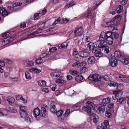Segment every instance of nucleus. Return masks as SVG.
Returning a JSON list of instances; mask_svg holds the SVG:
<instances>
[{"mask_svg": "<svg viewBox=\"0 0 129 129\" xmlns=\"http://www.w3.org/2000/svg\"><path fill=\"white\" fill-rule=\"evenodd\" d=\"M88 48L89 50H92L93 53L95 54V56L97 57H100L102 56V51L99 47H94V44L90 42L87 45Z\"/></svg>", "mask_w": 129, "mask_h": 129, "instance_id": "obj_1", "label": "nucleus"}, {"mask_svg": "<svg viewBox=\"0 0 129 129\" xmlns=\"http://www.w3.org/2000/svg\"><path fill=\"white\" fill-rule=\"evenodd\" d=\"M107 38L106 33L104 31L102 32L100 36L99 40H97L95 42L96 46L99 47H101L107 45L106 40Z\"/></svg>", "mask_w": 129, "mask_h": 129, "instance_id": "obj_2", "label": "nucleus"}, {"mask_svg": "<svg viewBox=\"0 0 129 129\" xmlns=\"http://www.w3.org/2000/svg\"><path fill=\"white\" fill-rule=\"evenodd\" d=\"M80 50L78 53V55L81 57H86L89 56L90 55V53L86 49L81 48Z\"/></svg>", "mask_w": 129, "mask_h": 129, "instance_id": "obj_3", "label": "nucleus"}, {"mask_svg": "<svg viewBox=\"0 0 129 129\" xmlns=\"http://www.w3.org/2000/svg\"><path fill=\"white\" fill-rule=\"evenodd\" d=\"M83 31V29L81 26L76 28L74 31L73 37H78L82 36Z\"/></svg>", "mask_w": 129, "mask_h": 129, "instance_id": "obj_4", "label": "nucleus"}, {"mask_svg": "<svg viewBox=\"0 0 129 129\" xmlns=\"http://www.w3.org/2000/svg\"><path fill=\"white\" fill-rule=\"evenodd\" d=\"M20 114L21 117L22 118H25L27 115L26 112L27 110L25 106H21L20 107Z\"/></svg>", "mask_w": 129, "mask_h": 129, "instance_id": "obj_5", "label": "nucleus"}, {"mask_svg": "<svg viewBox=\"0 0 129 129\" xmlns=\"http://www.w3.org/2000/svg\"><path fill=\"white\" fill-rule=\"evenodd\" d=\"M88 79L92 81L96 82L101 80V77L100 75L97 74H92L88 77Z\"/></svg>", "mask_w": 129, "mask_h": 129, "instance_id": "obj_6", "label": "nucleus"}, {"mask_svg": "<svg viewBox=\"0 0 129 129\" xmlns=\"http://www.w3.org/2000/svg\"><path fill=\"white\" fill-rule=\"evenodd\" d=\"M63 75V73L58 72H54L51 74V77L54 79L60 78L62 77Z\"/></svg>", "mask_w": 129, "mask_h": 129, "instance_id": "obj_7", "label": "nucleus"}, {"mask_svg": "<svg viewBox=\"0 0 129 129\" xmlns=\"http://www.w3.org/2000/svg\"><path fill=\"white\" fill-rule=\"evenodd\" d=\"M41 25L42 27H39L36 31L32 33L30 35H28L27 36V38H29V37L30 36L34 35H35L38 34H39L41 33L42 30L44 29V24H42Z\"/></svg>", "mask_w": 129, "mask_h": 129, "instance_id": "obj_8", "label": "nucleus"}, {"mask_svg": "<svg viewBox=\"0 0 129 129\" xmlns=\"http://www.w3.org/2000/svg\"><path fill=\"white\" fill-rule=\"evenodd\" d=\"M86 64V63L85 61H83L80 64L79 66L82 68L81 70V73H84L88 70L87 68L85 67Z\"/></svg>", "mask_w": 129, "mask_h": 129, "instance_id": "obj_9", "label": "nucleus"}, {"mask_svg": "<svg viewBox=\"0 0 129 129\" xmlns=\"http://www.w3.org/2000/svg\"><path fill=\"white\" fill-rule=\"evenodd\" d=\"M119 61L116 59L111 58L109 60L110 65L112 67H115L117 64V61Z\"/></svg>", "mask_w": 129, "mask_h": 129, "instance_id": "obj_10", "label": "nucleus"}, {"mask_svg": "<svg viewBox=\"0 0 129 129\" xmlns=\"http://www.w3.org/2000/svg\"><path fill=\"white\" fill-rule=\"evenodd\" d=\"M33 113L34 116L38 120L39 119H37V117L40 114V109L38 108H35L33 111Z\"/></svg>", "mask_w": 129, "mask_h": 129, "instance_id": "obj_11", "label": "nucleus"}, {"mask_svg": "<svg viewBox=\"0 0 129 129\" xmlns=\"http://www.w3.org/2000/svg\"><path fill=\"white\" fill-rule=\"evenodd\" d=\"M103 129H108L109 128L110 125L109 121L108 120H105L102 124Z\"/></svg>", "mask_w": 129, "mask_h": 129, "instance_id": "obj_12", "label": "nucleus"}, {"mask_svg": "<svg viewBox=\"0 0 129 129\" xmlns=\"http://www.w3.org/2000/svg\"><path fill=\"white\" fill-rule=\"evenodd\" d=\"M115 59L119 61H121V53L118 51H115L114 53Z\"/></svg>", "mask_w": 129, "mask_h": 129, "instance_id": "obj_13", "label": "nucleus"}, {"mask_svg": "<svg viewBox=\"0 0 129 129\" xmlns=\"http://www.w3.org/2000/svg\"><path fill=\"white\" fill-rule=\"evenodd\" d=\"M111 101L110 98L108 97L107 98L103 100L102 102L101 103V104L103 106H105L110 102Z\"/></svg>", "mask_w": 129, "mask_h": 129, "instance_id": "obj_14", "label": "nucleus"}, {"mask_svg": "<svg viewBox=\"0 0 129 129\" xmlns=\"http://www.w3.org/2000/svg\"><path fill=\"white\" fill-rule=\"evenodd\" d=\"M113 112L114 110L107 109L105 115L106 117L108 118H111L112 116V113Z\"/></svg>", "mask_w": 129, "mask_h": 129, "instance_id": "obj_15", "label": "nucleus"}, {"mask_svg": "<svg viewBox=\"0 0 129 129\" xmlns=\"http://www.w3.org/2000/svg\"><path fill=\"white\" fill-rule=\"evenodd\" d=\"M47 109V106L44 105L42 108L41 110V114L42 117H44L46 114V109Z\"/></svg>", "mask_w": 129, "mask_h": 129, "instance_id": "obj_16", "label": "nucleus"}, {"mask_svg": "<svg viewBox=\"0 0 129 129\" xmlns=\"http://www.w3.org/2000/svg\"><path fill=\"white\" fill-rule=\"evenodd\" d=\"M10 40H7V39L4 38L0 40V47H2L8 43H9Z\"/></svg>", "mask_w": 129, "mask_h": 129, "instance_id": "obj_17", "label": "nucleus"}, {"mask_svg": "<svg viewBox=\"0 0 129 129\" xmlns=\"http://www.w3.org/2000/svg\"><path fill=\"white\" fill-rule=\"evenodd\" d=\"M22 3L20 2H16L13 4L12 5L10 6H8L7 8L9 10L10 9H14L15 7L20 6L21 5Z\"/></svg>", "mask_w": 129, "mask_h": 129, "instance_id": "obj_18", "label": "nucleus"}, {"mask_svg": "<svg viewBox=\"0 0 129 129\" xmlns=\"http://www.w3.org/2000/svg\"><path fill=\"white\" fill-rule=\"evenodd\" d=\"M86 105L89 109H93L94 108V104L90 101H88L86 103Z\"/></svg>", "mask_w": 129, "mask_h": 129, "instance_id": "obj_19", "label": "nucleus"}, {"mask_svg": "<svg viewBox=\"0 0 129 129\" xmlns=\"http://www.w3.org/2000/svg\"><path fill=\"white\" fill-rule=\"evenodd\" d=\"M120 90H119L118 91H113V94L114 95L112 96V98L114 100H116L118 98V97L119 96V94H120Z\"/></svg>", "mask_w": 129, "mask_h": 129, "instance_id": "obj_20", "label": "nucleus"}, {"mask_svg": "<svg viewBox=\"0 0 129 129\" xmlns=\"http://www.w3.org/2000/svg\"><path fill=\"white\" fill-rule=\"evenodd\" d=\"M114 24V22L113 21L107 22L106 23L105 26L106 27H109L110 28H109L110 29L113 30L114 29V27L113 26Z\"/></svg>", "mask_w": 129, "mask_h": 129, "instance_id": "obj_21", "label": "nucleus"}, {"mask_svg": "<svg viewBox=\"0 0 129 129\" xmlns=\"http://www.w3.org/2000/svg\"><path fill=\"white\" fill-rule=\"evenodd\" d=\"M82 110L87 113L88 114L90 115H93L94 114L87 107L85 106H83L82 107Z\"/></svg>", "mask_w": 129, "mask_h": 129, "instance_id": "obj_22", "label": "nucleus"}, {"mask_svg": "<svg viewBox=\"0 0 129 129\" xmlns=\"http://www.w3.org/2000/svg\"><path fill=\"white\" fill-rule=\"evenodd\" d=\"M1 11H2L1 15L4 16L5 17L7 16L9 14L5 8L0 7V11L1 12Z\"/></svg>", "mask_w": 129, "mask_h": 129, "instance_id": "obj_23", "label": "nucleus"}, {"mask_svg": "<svg viewBox=\"0 0 129 129\" xmlns=\"http://www.w3.org/2000/svg\"><path fill=\"white\" fill-rule=\"evenodd\" d=\"M99 47L100 49V48H101V50H102V51L103 52L106 53H109V47L107 46L106 45H105V46H104Z\"/></svg>", "mask_w": 129, "mask_h": 129, "instance_id": "obj_24", "label": "nucleus"}, {"mask_svg": "<svg viewBox=\"0 0 129 129\" xmlns=\"http://www.w3.org/2000/svg\"><path fill=\"white\" fill-rule=\"evenodd\" d=\"M95 61V57L93 56H91L88 59V62L90 64H94Z\"/></svg>", "mask_w": 129, "mask_h": 129, "instance_id": "obj_25", "label": "nucleus"}, {"mask_svg": "<svg viewBox=\"0 0 129 129\" xmlns=\"http://www.w3.org/2000/svg\"><path fill=\"white\" fill-rule=\"evenodd\" d=\"M84 77L81 75L79 74L77 76L75 77V80L77 82H79L82 80H84Z\"/></svg>", "mask_w": 129, "mask_h": 129, "instance_id": "obj_26", "label": "nucleus"}, {"mask_svg": "<svg viewBox=\"0 0 129 129\" xmlns=\"http://www.w3.org/2000/svg\"><path fill=\"white\" fill-rule=\"evenodd\" d=\"M29 71L31 72L37 73H38L41 72L40 69L36 68H33L31 69H29Z\"/></svg>", "mask_w": 129, "mask_h": 129, "instance_id": "obj_27", "label": "nucleus"}, {"mask_svg": "<svg viewBox=\"0 0 129 129\" xmlns=\"http://www.w3.org/2000/svg\"><path fill=\"white\" fill-rule=\"evenodd\" d=\"M107 43L110 45H111L113 44V39L112 37L107 38L106 40Z\"/></svg>", "mask_w": 129, "mask_h": 129, "instance_id": "obj_28", "label": "nucleus"}, {"mask_svg": "<svg viewBox=\"0 0 129 129\" xmlns=\"http://www.w3.org/2000/svg\"><path fill=\"white\" fill-rule=\"evenodd\" d=\"M100 2L99 1H96L94 2L92 4V7H93V9L95 10L99 5L100 4Z\"/></svg>", "mask_w": 129, "mask_h": 129, "instance_id": "obj_29", "label": "nucleus"}, {"mask_svg": "<svg viewBox=\"0 0 129 129\" xmlns=\"http://www.w3.org/2000/svg\"><path fill=\"white\" fill-rule=\"evenodd\" d=\"M7 114V111L6 109H1L0 110V116H6Z\"/></svg>", "mask_w": 129, "mask_h": 129, "instance_id": "obj_30", "label": "nucleus"}, {"mask_svg": "<svg viewBox=\"0 0 129 129\" xmlns=\"http://www.w3.org/2000/svg\"><path fill=\"white\" fill-rule=\"evenodd\" d=\"M75 5V3L74 1H72L69 2L65 7V8L67 9L70 7L72 6Z\"/></svg>", "mask_w": 129, "mask_h": 129, "instance_id": "obj_31", "label": "nucleus"}, {"mask_svg": "<svg viewBox=\"0 0 129 129\" xmlns=\"http://www.w3.org/2000/svg\"><path fill=\"white\" fill-rule=\"evenodd\" d=\"M121 62L124 65H126L129 63V58H122Z\"/></svg>", "mask_w": 129, "mask_h": 129, "instance_id": "obj_32", "label": "nucleus"}, {"mask_svg": "<svg viewBox=\"0 0 129 129\" xmlns=\"http://www.w3.org/2000/svg\"><path fill=\"white\" fill-rule=\"evenodd\" d=\"M55 82L56 83L62 84H63L66 83L65 80L61 79H59L56 80L55 81Z\"/></svg>", "mask_w": 129, "mask_h": 129, "instance_id": "obj_33", "label": "nucleus"}, {"mask_svg": "<svg viewBox=\"0 0 129 129\" xmlns=\"http://www.w3.org/2000/svg\"><path fill=\"white\" fill-rule=\"evenodd\" d=\"M58 23H62V21L60 19V17H58L57 19H56L54 22L53 23L52 25H56V24H57Z\"/></svg>", "mask_w": 129, "mask_h": 129, "instance_id": "obj_34", "label": "nucleus"}, {"mask_svg": "<svg viewBox=\"0 0 129 129\" xmlns=\"http://www.w3.org/2000/svg\"><path fill=\"white\" fill-rule=\"evenodd\" d=\"M8 112H16L17 111L16 109H13L12 107H9L7 108L6 110Z\"/></svg>", "mask_w": 129, "mask_h": 129, "instance_id": "obj_35", "label": "nucleus"}, {"mask_svg": "<svg viewBox=\"0 0 129 129\" xmlns=\"http://www.w3.org/2000/svg\"><path fill=\"white\" fill-rule=\"evenodd\" d=\"M7 101L10 104H12L15 101V99L12 97L9 96L7 98Z\"/></svg>", "mask_w": 129, "mask_h": 129, "instance_id": "obj_36", "label": "nucleus"}, {"mask_svg": "<svg viewBox=\"0 0 129 129\" xmlns=\"http://www.w3.org/2000/svg\"><path fill=\"white\" fill-rule=\"evenodd\" d=\"M104 106L102 105L100 103V106L98 108V110L100 112L103 113L105 112V108Z\"/></svg>", "mask_w": 129, "mask_h": 129, "instance_id": "obj_37", "label": "nucleus"}, {"mask_svg": "<svg viewBox=\"0 0 129 129\" xmlns=\"http://www.w3.org/2000/svg\"><path fill=\"white\" fill-rule=\"evenodd\" d=\"M38 84L39 85L41 86H45L46 85V82L44 80H40L38 81Z\"/></svg>", "mask_w": 129, "mask_h": 129, "instance_id": "obj_38", "label": "nucleus"}, {"mask_svg": "<svg viewBox=\"0 0 129 129\" xmlns=\"http://www.w3.org/2000/svg\"><path fill=\"white\" fill-rule=\"evenodd\" d=\"M16 99L17 100H21L23 101V102L24 103H26L27 102V100H24L22 98V96L20 95H18L16 97Z\"/></svg>", "mask_w": 129, "mask_h": 129, "instance_id": "obj_39", "label": "nucleus"}, {"mask_svg": "<svg viewBox=\"0 0 129 129\" xmlns=\"http://www.w3.org/2000/svg\"><path fill=\"white\" fill-rule=\"evenodd\" d=\"M83 15L85 17L88 18H90L92 17V14L90 12V11H89L88 13H84Z\"/></svg>", "mask_w": 129, "mask_h": 129, "instance_id": "obj_40", "label": "nucleus"}, {"mask_svg": "<svg viewBox=\"0 0 129 129\" xmlns=\"http://www.w3.org/2000/svg\"><path fill=\"white\" fill-rule=\"evenodd\" d=\"M120 84L119 85H118V83H116L115 82H111L110 83L109 85L110 86H114V87L116 86H117L118 87L117 89H119V90H120V89L119 88V86H120Z\"/></svg>", "mask_w": 129, "mask_h": 129, "instance_id": "obj_41", "label": "nucleus"}, {"mask_svg": "<svg viewBox=\"0 0 129 129\" xmlns=\"http://www.w3.org/2000/svg\"><path fill=\"white\" fill-rule=\"evenodd\" d=\"M55 106L53 105L51 107L50 110V111L53 114H54L55 113H56V110L55 109Z\"/></svg>", "mask_w": 129, "mask_h": 129, "instance_id": "obj_42", "label": "nucleus"}, {"mask_svg": "<svg viewBox=\"0 0 129 129\" xmlns=\"http://www.w3.org/2000/svg\"><path fill=\"white\" fill-rule=\"evenodd\" d=\"M25 77L27 80L30 79L31 77L30 74L28 72H26L25 73Z\"/></svg>", "mask_w": 129, "mask_h": 129, "instance_id": "obj_43", "label": "nucleus"}, {"mask_svg": "<svg viewBox=\"0 0 129 129\" xmlns=\"http://www.w3.org/2000/svg\"><path fill=\"white\" fill-rule=\"evenodd\" d=\"M83 40L86 41V42H89L90 40L89 37L85 35H84L83 36Z\"/></svg>", "mask_w": 129, "mask_h": 129, "instance_id": "obj_44", "label": "nucleus"}, {"mask_svg": "<svg viewBox=\"0 0 129 129\" xmlns=\"http://www.w3.org/2000/svg\"><path fill=\"white\" fill-rule=\"evenodd\" d=\"M93 116H94L93 121L95 123H96L99 121V117L97 115H95Z\"/></svg>", "mask_w": 129, "mask_h": 129, "instance_id": "obj_45", "label": "nucleus"}, {"mask_svg": "<svg viewBox=\"0 0 129 129\" xmlns=\"http://www.w3.org/2000/svg\"><path fill=\"white\" fill-rule=\"evenodd\" d=\"M26 66H33L34 62L32 61H27L26 62Z\"/></svg>", "mask_w": 129, "mask_h": 129, "instance_id": "obj_46", "label": "nucleus"}, {"mask_svg": "<svg viewBox=\"0 0 129 129\" xmlns=\"http://www.w3.org/2000/svg\"><path fill=\"white\" fill-rule=\"evenodd\" d=\"M121 19V16L119 15H118L115 16L113 19L114 21H118Z\"/></svg>", "mask_w": 129, "mask_h": 129, "instance_id": "obj_47", "label": "nucleus"}, {"mask_svg": "<svg viewBox=\"0 0 129 129\" xmlns=\"http://www.w3.org/2000/svg\"><path fill=\"white\" fill-rule=\"evenodd\" d=\"M80 62L79 61L77 60L76 62L74 63L72 65L73 67H77L80 64Z\"/></svg>", "mask_w": 129, "mask_h": 129, "instance_id": "obj_48", "label": "nucleus"}, {"mask_svg": "<svg viewBox=\"0 0 129 129\" xmlns=\"http://www.w3.org/2000/svg\"><path fill=\"white\" fill-rule=\"evenodd\" d=\"M112 33L110 31H108L106 33V35L107 38L112 37Z\"/></svg>", "mask_w": 129, "mask_h": 129, "instance_id": "obj_49", "label": "nucleus"}, {"mask_svg": "<svg viewBox=\"0 0 129 129\" xmlns=\"http://www.w3.org/2000/svg\"><path fill=\"white\" fill-rule=\"evenodd\" d=\"M119 34L118 33H112V37L113 39L114 38H117L119 37Z\"/></svg>", "mask_w": 129, "mask_h": 129, "instance_id": "obj_50", "label": "nucleus"}, {"mask_svg": "<svg viewBox=\"0 0 129 129\" xmlns=\"http://www.w3.org/2000/svg\"><path fill=\"white\" fill-rule=\"evenodd\" d=\"M57 49L56 47H52L50 49L49 52H50L53 53L56 51Z\"/></svg>", "mask_w": 129, "mask_h": 129, "instance_id": "obj_51", "label": "nucleus"}, {"mask_svg": "<svg viewBox=\"0 0 129 129\" xmlns=\"http://www.w3.org/2000/svg\"><path fill=\"white\" fill-rule=\"evenodd\" d=\"M63 113V111L62 110H60L58 111L57 112H56V115L57 116H61Z\"/></svg>", "mask_w": 129, "mask_h": 129, "instance_id": "obj_52", "label": "nucleus"}, {"mask_svg": "<svg viewBox=\"0 0 129 129\" xmlns=\"http://www.w3.org/2000/svg\"><path fill=\"white\" fill-rule=\"evenodd\" d=\"M114 104L113 103H112L110 104L108 106V107L107 109L110 110V109H113L114 110L113 107L114 106Z\"/></svg>", "mask_w": 129, "mask_h": 129, "instance_id": "obj_53", "label": "nucleus"}, {"mask_svg": "<svg viewBox=\"0 0 129 129\" xmlns=\"http://www.w3.org/2000/svg\"><path fill=\"white\" fill-rule=\"evenodd\" d=\"M70 110L69 109L67 110L65 112L64 115V117H67L68 116L70 113Z\"/></svg>", "mask_w": 129, "mask_h": 129, "instance_id": "obj_54", "label": "nucleus"}, {"mask_svg": "<svg viewBox=\"0 0 129 129\" xmlns=\"http://www.w3.org/2000/svg\"><path fill=\"white\" fill-rule=\"evenodd\" d=\"M43 60L41 58L38 59L36 60L35 62L36 63L40 64L42 62Z\"/></svg>", "mask_w": 129, "mask_h": 129, "instance_id": "obj_55", "label": "nucleus"}, {"mask_svg": "<svg viewBox=\"0 0 129 129\" xmlns=\"http://www.w3.org/2000/svg\"><path fill=\"white\" fill-rule=\"evenodd\" d=\"M116 12L118 13H119L121 12V5H119L118 6V8H117L116 9Z\"/></svg>", "mask_w": 129, "mask_h": 129, "instance_id": "obj_56", "label": "nucleus"}, {"mask_svg": "<svg viewBox=\"0 0 129 129\" xmlns=\"http://www.w3.org/2000/svg\"><path fill=\"white\" fill-rule=\"evenodd\" d=\"M9 34L10 33L9 32L5 33L2 35V37H7L9 36Z\"/></svg>", "mask_w": 129, "mask_h": 129, "instance_id": "obj_57", "label": "nucleus"}, {"mask_svg": "<svg viewBox=\"0 0 129 129\" xmlns=\"http://www.w3.org/2000/svg\"><path fill=\"white\" fill-rule=\"evenodd\" d=\"M128 96H127L126 97H123L121 98V100H122V101H121V103L122 102L124 101H125L126 102V101L128 100Z\"/></svg>", "mask_w": 129, "mask_h": 129, "instance_id": "obj_58", "label": "nucleus"}, {"mask_svg": "<svg viewBox=\"0 0 129 129\" xmlns=\"http://www.w3.org/2000/svg\"><path fill=\"white\" fill-rule=\"evenodd\" d=\"M40 14V13H36L34 15V19L36 20L39 17V15Z\"/></svg>", "mask_w": 129, "mask_h": 129, "instance_id": "obj_59", "label": "nucleus"}, {"mask_svg": "<svg viewBox=\"0 0 129 129\" xmlns=\"http://www.w3.org/2000/svg\"><path fill=\"white\" fill-rule=\"evenodd\" d=\"M62 21V22L66 23L69 20V19L66 18H63L61 20Z\"/></svg>", "mask_w": 129, "mask_h": 129, "instance_id": "obj_60", "label": "nucleus"}, {"mask_svg": "<svg viewBox=\"0 0 129 129\" xmlns=\"http://www.w3.org/2000/svg\"><path fill=\"white\" fill-rule=\"evenodd\" d=\"M42 91L46 93H47L49 91V90L48 88H43L42 89Z\"/></svg>", "mask_w": 129, "mask_h": 129, "instance_id": "obj_61", "label": "nucleus"}, {"mask_svg": "<svg viewBox=\"0 0 129 129\" xmlns=\"http://www.w3.org/2000/svg\"><path fill=\"white\" fill-rule=\"evenodd\" d=\"M103 78L104 80L106 81H108L109 80V77L107 76H105L103 77Z\"/></svg>", "mask_w": 129, "mask_h": 129, "instance_id": "obj_62", "label": "nucleus"}, {"mask_svg": "<svg viewBox=\"0 0 129 129\" xmlns=\"http://www.w3.org/2000/svg\"><path fill=\"white\" fill-rule=\"evenodd\" d=\"M80 108V106H77L76 105H74L73 107V108L75 110H77L79 109Z\"/></svg>", "mask_w": 129, "mask_h": 129, "instance_id": "obj_63", "label": "nucleus"}, {"mask_svg": "<svg viewBox=\"0 0 129 129\" xmlns=\"http://www.w3.org/2000/svg\"><path fill=\"white\" fill-rule=\"evenodd\" d=\"M20 26L21 28L25 27H26L25 23L24 22L21 23L20 24Z\"/></svg>", "mask_w": 129, "mask_h": 129, "instance_id": "obj_64", "label": "nucleus"}]
</instances>
